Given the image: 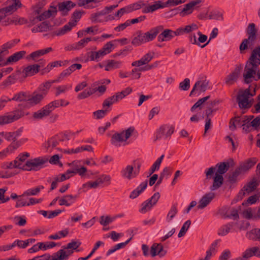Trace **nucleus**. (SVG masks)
<instances>
[{
	"label": "nucleus",
	"mask_w": 260,
	"mask_h": 260,
	"mask_svg": "<svg viewBox=\"0 0 260 260\" xmlns=\"http://www.w3.org/2000/svg\"><path fill=\"white\" fill-rule=\"evenodd\" d=\"M260 64V46L255 47L251 52V54L247 60L245 69L243 77L246 84L250 83L251 78H254L258 66Z\"/></svg>",
	"instance_id": "obj_1"
},
{
	"label": "nucleus",
	"mask_w": 260,
	"mask_h": 260,
	"mask_svg": "<svg viewBox=\"0 0 260 260\" xmlns=\"http://www.w3.org/2000/svg\"><path fill=\"white\" fill-rule=\"evenodd\" d=\"M164 29L162 25H158L153 27L146 32L141 30L137 31L134 35L132 44L136 46H139L142 44L153 41L157 35Z\"/></svg>",
	"instance_id": "obj_2"
},
{
	"label": "nucleus",
	"mask_w": 260,
	"mask_h": 260,
	"mask_svg": "<svg viewBox=\"0 0 260 260\" xmlns=\"http://www.w3.org/2000/svg\"><path fill=\"white\" fill-rule=\"evenodd\" d=\"M255 94V90L252 92H250V87L244 90L240 91L237 96V102L239 107L241 109H246L250 108L252 106L251 101L249 100L250 96Z\"/></svg>",
	"instance_id": "obj_3"
},
{
	"label": "nucleus",
	"mask_w": 260,
	"mask_h": 260,
	"mask_svg": "<svg viewBox=\"0 0 260 260\" xmlns=\"http://www.w3.org/2000/svg\"><path fill=\"white\" fill-rule=\"evenodd\" d=\"M134 131V127H130L120 133H115L111 137V144L115 147H120L121 143L125 142L132 136Z\"/></svg>",
	"instance_id": "obj_4"
},
{
	"label": "nucleus",
	"mask_w": 260,
	"mask_h": 260,
	"mask_svg": "<svg viewBox=\"0 0 260 260\" xmlns=\"http://www.w3.org/2000/svg\"><path fill=\"white\" fill-rule=\"evenodd\" d=\"M48 162V159L42 157H39L27 160L23 166V170L38 171L44 167L45 164Z\"/></svg>",
	"instance_id": "obj_5"
},
{
	"label": "nucleus",
	"mask_w": 260,
	"mask_h": 260,
	"mask_svg": "<svg viewBox=\"0 0 260 260\" xmlns=\"http://www.w3.org/2000/svg\"><path fill=\"white\" fill-rule=\"evenodd\" d=\"M24 115L22 110H15L10 114L0 115V125H5L18 120Z\"/></svg>",
	"instance_id": "obj_6"
},
{
	"label": "nucleus",
	"mask_w": 260,
	"mask_h": 260,
	"mask_svg": "<svg viewBox=\"0 0 260 260\" xmlns=\"http://www.w3.org/2000/svg\"><path fill=\"white\" fill-rule=\"evenodd\" d=\"M6 4L7 6L0 9L6 17L12 14L22 7L20 0H7Z\"/></svg>",
	"instance_id": "obj_7"
},
{
	"label": "nucleus",
	"mask_w": 260,
	"mask_h": 260,
	"mask_svg": "<svg viewBox=\"0 0 260 260\" xmlns=\"http://www.w3.org/2000/svg\"><path fill=\"white\" fill-rule=\"evenodd\" d=\"M57 12V9L55 7L51 6L50 9L47 11L44 12L40 15L36 16V17H34L32 19L30 18V21L32 23V24H34L38 21H41L52 16H55Z\"/></svg>",
	"instance_id": "obj_8"
},
{
	"label": "nucleus",
	"mask_w": 260,
	"mask_h": 260,
	"mask_svg": "<svg viewBox=\"0 0 260 260\" xmlns=\"http://www.w3.org/2000/svg\"><path fill=\"white\" fill-rule=\"evenodd\" d=\"M174 132V126L168 124L161 125L156 133L155 140L160 139L163 137L167 138L171 136Z\"/></svg>",
	"instance_id": "obj_9"
},
{
	"label": "nucleus",
	"mask_w": 260,
	"mask_h": 260,
	"mask_svg": "<svg viewBox=\"0 0 260 260\" xmlns=\"http://www.w3.org/2000/svg\"><path fill=\"white\" fill-rule=\"evenodd\" d=\"M19 41V39H14L0 46V61H6L5 58L9 54L8 50L13 47Z\"/></svg>",
	"instance_id": "obj_10"
},
{
	"label": "nucleus",
	"mask_w": 260,
	"mask_h": 260,
	"mask_svg": "<svg viewBox=\"0 0 260 260\" xmlns=\"http://www.w3.org/2000/svg\"><path fill=\"white\" fill-rule=\"evenodd\" d=\"M72 249L59 250L56 252L52 254V260H68L70 255L74 253Z\"/></svg>",
	"instance_id": "obj_11"
},
{
	"label": "nucleus",
	"mask_w": 260,
	"mask_h": 260,
	"mask_svg": "<svg viewBox=\"0 0 260 260\" xmlns=\"http://www.w3.org/2000/svg\"><path fill=\"white\" fill-rule=\"evenodd\" d=\"M209 86V81L204 80L203 81H197L193 86L192 90H191L189 96H192L196 94V91L198 90H200V92H204L207 90Z\"/></svg>",
	"instance_id": "obj_12"
},
{
	"label": "nucleus",
	"mask_w": 260,
	"mask_h": 260,
	"mask_svg": "<svg viewBox=\"0 0 260 260\" xmlns=\"http://www.w3.org/2000/svg\"><path fill=\"white\" fill-rule=\"evenodd\" d=\"M154 55V53L153 52H148L143 56L140 60L133 61L132 63V66L137 67H139L143 65L147 66L148 63L153 58Z\"/></svg>",
	"instance_id": "obj_13"
},
{
	"label": "nucleus",
	"mask_w": 260,
	"mask_h": 260,
	"mask_svg": "<svg viewBox=\"0 0 260 260\" xmlns=\"http://www.w3.org/2000/svg\"><path fill=\"white\" fill-rule=\"evenodd\" d=\"M134 167L132 165H127L123 168L120 171L121 176L128 180L136 178L138 176V172L134 171Z\"/></svg>",
	"instance_id": "obj_14"
},
{
	"label": "nucleus",
	"mask_w": 260,
	"mask_h": 260,
	"mask_svg": "<svg viewBox=\"0 0 260 260\" xmlns=\"http://www.w3.org/2000/svg\"><path fill=\"white\" fill-rule=\"evenodd\" d=\"M202 2L201 0L192 1L184 5V7L180 12L181 16H184L192 13L195 7H198V5Z\"/></svg>",
	"instance_id": "obj_15"
},
{
	"label": "nucleus",
	"mask_w": 260,
	"mask_h": 260,
	"mask_svg": "<svg viewBox=\"0 0 260 260\" xmlns=\"http://www.w3.org/2000/svg\"><path fill=\"white\" fill-rule=\"evenodd\" d=\"M214 197V193L209 192L205 194L200 200L199 205L197 206L198 209H203L205 208L210 204Z\"/></svg>",
	"instance_id": "obj_16"
},
{
	"label": "nucleus",
	"mask_w": 260,
	"mask_h": 260,
	"mask_svg": "<svg viewBox=\"0 0 260 260\" xmlns=\"http://www.w3.org/2000/svg\"><path fill=\"white\" fill-rule=\"evenodd\" d=\"M62 141H63V140L61 139L58 135H55L49 139L48 141L43 144V146L47 150L51 151Z\"/></svg>",
	"instance_id": "obj_17"
},
{
	"label": "nucleus",
	"mask_w": 260,
	"mask_h": 260,
	"mask_svg": "<svg viewBox=\"0 0 260 260\" xmlns=\"http://www.w3.org/2000/svg\"><path fill=\"white\" fill-rule=\"evenodd\" d=\"M240 72V68L239 67L236 68L234 71L225 78V83L228 85H233L237 80Z\"/></svg>",
	"instance_id": "obj_18"
},
{
	"label": "nucleus",
	"mask_w": 260,
	"mask_h": 260,
	"mask_svg": "<svg viewBox=\"0 0 260 260\" xmlns=\"http://www.w3.org/2000/svg\"><path fill=\"white\" fill-rule=\"evenodd\" d=\"M78 197L77 195L68 194L64 196L59 199V204L60 206H70L75 202Z\"/></svg>",
	"instance_id": "obj_19"
},
{
	"label": "nucleus",
	"mask_w": 260,
	"mask_h": 260,
	"mask_svg": "<svg viewBox=\"0 0 260 260\" xmlns=\"http://www.w3.org/2000/svg\"><path fill=\"white\" fill-rule=\"evenodd\" d=\"M41 66L38 64H32L25 68L22 73L24 74V77L32 76L37 74L39 71V68Z\"/></svg>",
	"instance_id": "obj_20"
},
{
	"label": "nucleus",
	"mask_w": 260,
	"mask_h": 260,
	"mask_svg": "<svg viewBox=\"0 0 260 260\" xmlns=\"http://www.w3.org/2000/svg\"><path fill=\"white\" fill-rule=\"evenodd\" d=\"M51 47H48L44 49H41L31 53L29 56L27 57V59H31L34 61H36L39 57L45 54H47L52 51Z\"/></svg>",
	"instance_id": "obj_21"
},
{
	"label": "nucleus",
	"mask_w": 260,
	"mask_h": 260,
	"mask_svg": "<svg viewBox=\"0 0 260 260\" xmlns=\"http://www.w3.org/2000/svg\"><path fill=\"white\" fill-rule=\"evenodd\" d=\"M51 112L47 105L43 107L42 108L34 113L33 117L37 119H42L47 116L50 115Z\"/></svg>",
	"instance_id": "obj_22"
},
{
	"label": "nucleus",
	"mask_w": 260,
	"mask_h": 260,
	"mask_svg": "<svg viewBox=\"0 0 260 260\" xmlns=\"http://www.w3.org/2000/svg\"><path fill=\"white\" fill-rule=\"evenodd\" d=\"M44 98L37 91H34L31 95H28L27 103L32 106L39 104Z\"/></svg>",
	"instance_id": "obj_23"
},
{
	"label": "nucleus",
	"mask_w": 260,
	"mask_h": 260,
	"mask_svg": "<svg viewBox=\"0 0 260 260\" xmlns=\"http://www.w3.org/2000/svg\"><path fill=\"white\" fill-rule=\"evenodd\" d=\"M256 162V159L255 158H250L247 160L246 161L242 163L238 169L240 171L241 173L246 172L249 170Z\"/></svg>",
	"instance_id": "obj_24"
},
{
	"label": "nucleus",
	"mask_w": 260,
	"mask_h": 260,
	"mask_svg": "<svg viewBox=\"0 0 260 260\" xmlns=\"http://www.w3.org/2000/svg\"><path fill=\"white\" fill-rule=\"evenodd\" d=\"M245 236L249 240L260 241V229L254 228L248 231Z\"/></svg>",
	"instance_id": "obj_25"
},
{
	"label": "nucleus",
	"mask_w": 260,
	"mask_h": 260,
	"mask_svg": "<svg viewBox=\"0 0 260 260\" xmlns=\"http://www.w3.org/2000/svg\"><path fill=\"white\" fill-rule=\"evenodd\" d=\"M253 255L260 257V249L258 247H253L244 251L245 260H249Z\"/></svg>",
	"instance_id": "obj_26"
},
{
	"label": "nucleus",
	"mask_w": 260,
	"mask_h": 260,
	"mask_svg": "<svg viewBox=\"0 0 260 260\" xmlns=\"http://www.w3.org/2000/svg\"><path fill=\"white\" fill-rule=\"evenodd\" d=\"M223 183V176L220 174H215L213 177V184L210 186L211 190L213 191L218 189Z\"/></svg>",
	"instance_id": "obj_27"
},
{
	"label": "nucleus",
	"mask_w": 260,
	"mask_h": 260,
	"mask_svg": "<svg viewBox=\"0 0 260 260\" xmlns=\"http://www.w3.org/2000/svg\"><path fill=\"white\" fill-rule=\"evenodd\" d=\"M122 65V62L113 59L108 60L107 64L105 67V70L106 71H112L116 69H119Z\"/></svg>",
	"instance_id": "obj_28"
},
{
	"label": "nucleus",
	"mask_w": 260,
	"mask_h": 260,
	"mask_svg": "<svg viewBox=\"0 0 260 260\" xmlns=\"http://www.w3.org/2000/svg\"><path fill=\"white\" fill-rule=\"evenodd\" d=\"M29 153L28 152L20 153L14 160V163L16 164V166L17 167V168L21 169L23 170V166L24 164H23V162H24L26 159L29 157Z\"/></svg>",
	"instance_id": "obj_29"
},
{
	"label": "nucleus",
	"mask_w": 260,
	"mask_h": 260,
	"mask_svg": "<svg viewBox=\"0 0 260 260\" xmlns=\"http://www.w3.org/2000/svg\"><path fill=\"white\" fill-rule=\"evenodd\" d=\"M246 31L248 35L247 39L251 40V42H254L256 39L257 32V30L255 28V25L254 23H250L248 26Z\"/></svg>",
	"instance_id": "obj_30"
},
{
	"label": "nucleus",
	"mask_w": 260,
	"mask_h": 260,
	"mask_svg": "<svg viewBox=\"0 0 260 260\" xmlns=\"http://www.w3.org/2000/svg\"><path fill=\"white\" fill-rule=\"evenodd\" d=\"M26 54V51H21L16 52L10 56L7 59V62L8 64L16 62L21 59Z\"/></svg>",
	"instance_id": "obj_31"
},
{
	"label": "nucleus",
	"mask_w": 260,
	"mask_h": 260,
	"mask_svg": "<svg viewBox=\"0 0 260 260\" xmlns=\"http://www.w3.org/2000/svg\"><path fill=\"white\" fill-rule=\"evenodd\" d=\"M220 240H215L210 246L208 250L206 252V256L204 259H201L200 260H209L213 255H215L217 251V245Z\"/></svg>",
	"instance_id": "obj_32"
},
{
	"label": "nucleus",
	"mask_w": 260,
	"mask_h": 260,
	"mask_svg": "<svg viewBox=\"0 0 260 260\" xmlns=\"http://www.w3.org/2000/svg\"><path fill=\"white\" fill-rule=\"evenodd\" d=\"M75 26H76L75 22L70 21L62 27L60 28L59 29L56 30L55 32V35L56 36L63 35L67 32L70 31L72 29V27Z\"/></svg>",
	"instance_id": "obj_33"
},
{
	"label": "nucleus",
	"mask_w": 260,
	"mask_h": 260,
	"mask_svg": "<svg viewBox=\"0 0 260 260\" xmlns=\"http://www.w3.org/2000/svg\"><path fill=\"white\" fill-rule=\"evenodd\" d=\"M120 100L118 95L116 93L114 95L105 100L103 103L102 106L103 108L105 107H109L113 104L117 103Z\"/></svg>",
	"instance_id": "obj_34"
},
{
	"label": "nucleus",
	"mask_w": 260,
	"mask_h": 260,
	"mask_svg": "<svg viewBox=\"0 0 260 260\" xmlns=\"http://www.w3.org/2000/svg\"><path fill=\"white\" fill-rule=\"evenodd\" d=\"M91 40V39L90 38H84L78 42L73 44L70 47V49H80L85 47L87 44V43L89 42Z\"/></svg>",
	"instance_id": "obj_35"
},
{
	"label": "nucleus",
	"mask_w": 260,
	"mask_h": 260,
	"mask_svg": "<svg viewBox=\"0 0 260 260\" xmlns=\"http://www.w3.org/2000/svg\"><path fill=\"white\" fill-rule=\"evenodd\" d=\"M28 96V94L26 92L20 91L18 93H15L13 97L11 99V100H12V101L17 102H27Z\"/></svg>",
	"instance_id": "obj_36"
},
{
	"label": "nucleus",
	"mask_w": 260,
	"mask_h": 260,
	"mask_svg": "<svg viewBox=\"0 0 260 260\" xmlns=\"http://www.w3.org/2000/svg\"><path fill=\"white\" fill-rule=\"evenodd\" d=\"M230 167L229 163L228 162H222L216 164V169L217 168V172L215 174H222L226 173L229 170Z\"/></svg>",
	"instance_id": "obj_37"
},
{
	"label": "nucleus",
	"mask_w": 260,
	"mask_h": 260,
	"mask_svg": "<svg viewBox=\"0 0 260 260\" xmlns=\"http://www.w3.org/2000/svg\"><path fill=\"white\" fill-rule=\"evenodd\" d=\"M234 225L233 222H229L226 224L223 225L218 229V235L220 236L226 235L230 232V230L233 228Z\"/></svg>",
	"instance_id": "obj_38"
},
{
	"label": "nucleus",
	"mask_w": 260,
	"mask_h": 260,
	"mask_svg": "<svg viewBox=\"0 0 260 260\" xmlns=\"http://www.w3.org/2000/svg\"><path fill=\"white\" fill-rule=\"evenodd\" d=\"M132 239V237H131L129 239L126 240L125 242L120 243L116 244L113 247L110 248L106 253V256H109L112 253L115 252L116 250L124 248Z\"/></svg>",
	"instance_id": "obj_39"
},
{
	"label": "nucleus",
	"mask_w": 260,
	"mask_h": 260,
	"mask_svg": "<svg viewBox=\"0 0 260 260\" xmlns=\"http://www.w3.org/2000/svg\"><path fill=\"white\" fill-rule=\"evenodd\" d=\"M178 213L177 204H174L171 206L166 217V220L168 222H170L175 217Z\"/></svg>",
	"instance_id": "obj_40"
},
{
	"label": "nucleus",
	"mask_w": 260,
	"mask_h": 260,
	"mask_svg": "<svg viewBox=\"0 0 260 260\" xmlns=\"http://www.w3.org/2000/svg\"><path fill=\"white\" fill-rule=\"evenodd\" d=\"M44 188L43 185H40L36 188H30L25 191L23 193L20 197L29 196H36L38 194L41 189Z\"/></svg>",
	"instance_id": "obj_41"
},
{
	"label": "nucleus",
	"mask_w": 260,
	"mask_h": 260,
	"mask_svg": "<svg viewBox=\"0 0 260 260\" xmlns=\"http://www.w3.org/2000/svg\"><path fill=\"white\" fill-rule=\"evenodd\" d=\"M260 181V176L258 175L257 177H254L252 180L248 183L246 188V190L247 192H250L255 189L256 187L258 184V182Z\"/></svg>",
	"instance_id": "obj_42"
},
{
	"label": "nucleus",
	"mask_w": 260,
	"mask_h": 260,
	"mask_svg": "<svg viewBox=\"0 0 260 260\" xmlns=\"http://www.w3.org/2000/svg\"><path fill=\"white\" fill-rule=\"evenodd\" d=\"M164 157V155H161L154 162L151 167L149 170V176L152 175L155 171L158 170L161 163V161Z\"/></svg>",
	"instance_id": "obj_43"
},
{
	"label": "nucleus",
	"mask_w": 260,
	"mask_h": 260,
	"mask_svg": "<svg viewBox=\"0 0 260 260\" xmlns=\"http://www.w3.org/2000/svg\"><path fill=\"white\" fill-rule=\"evenodd\" d=\"M100 2V0H78V5L79 7L84 6L86 8H93L94 6L90 5L91 3L97 4Z\"/></svg>",
	"instance_id": "obj_44"
},
{
	"label": "nucleus",
	"mask_w": 260,
	"mask_h": 260,
	"mask_svg": "<svg viewBox=\"0 0 260 260\" xmlns=\"http://www.w3.org/2000/svg\"><path fill=\"white\" fill-rule=\"evenodd\" d=\"M104 15H105L102 13V11L93 13L90 16V20L94 23L103 22L104 21V19H102L101 17Z\"/></svg>",
	"instance_id": "obj_45"
},
{
	"label": "nucleus",
	"mask_w": 260,
	"mask_h": 260,
	"mask_svg": "<svg viewBox=\"0 0 260 260\" xmlns=\"http://www.w3.org/2000/svg\"><path fill=\"white\" fill-rule=\"evenodd\" d=\"M16 77L14 75H10L6 80H5L0 85L1 88H5L8 86H9L15 83Z\"/></svg>",
	"instance_id": "obj_46"
},
{
	"label": "nucleus",
	"mask_w": 260,
	"mask_h": 260,
	"mask_svg": "<svg viewBox=\"0 0 260 260\" xmlns=\"http://www.w3.org/2000/svg\"><path fill=\"white\" fill-rule=\"evenodd\" d=\"M210 96L208 95L203 98L199 99L191 108L190 111L193 112L197 108H199L200 110L202 109V105L207 101L210 98Z\"/></svg>",
	"instance_id": "obj_47"
},
{
	"label": "nucleus",
	"mask_w": 260,
	"mask_h": 260,
	"mask_svg": "<svg viewBox=\"0 0 260 260\" xmlns=\"http://www.w3.org/2000/svg\"><path fill=\"white\" fill-rule=\"evenodd\" d=\"M242 117H236L234 119H232L230 121V128L232 131H234L236 129V124L242 127Z\"/></svg>",
	"instance_id": "obj_48"
},
{
	"label": "nucleus",
	"mask_w": 260,
	"mask_h": 260,
	"mask_svg": "<svg viewBox=\"0 0 260 260\" xmlns=\"http://www.w3.org/2000/svg\"><path fill=\"white\" fill-rule=\"evenodd\" d=\"M81 244V243L79 240H72L71 242L67 244V246H62V248L64 249H72L73 250H76L77 251H79V250H77V249Z\"/></svg>",
	"instance_id": "obj_49"
},
{
	"label": "nucleus",
	"mask_w": 260,
	"mask_h": 260,
	"mask_svg": "<svg viewBox=\"0 0 260 260\" xmlns=\"http://www.w3.org/2000/svg\"><path fill=\"white\" fill-rule=\"evenodd\" d=\"M190 224L191 221L190 220H187L183 223L178 235V237L179 238L183 237L185 235L186 232L189 228Z\"/></svg>",
	"instance_id": "obj_50"
},
{
	"label": "nucleus",
	"mask_w": 260,
	"mask_h": 260,
	"mask_svg": "<svg viewBox=\"0 0 260 260\" xmlns=\"http://www.w3.org/2000/svg\"><path fill=\"white\" fill-rule=\"evenodd\" d=\"M95 92V89H91L90 88L86 89L78 95V99L79 100L84 99L92 95Z\"/></svg>",
	"instance_id": "obj_51"
},
{
	"label": "nucleus",
	"mask_w": 260,
	"mask_h": 260,
	"mask_svg": "<svg viewBox=\"0 0 260 260\" xmlns=\"http://www.w3.org/2000/svg\"><path fill=\"white\" fill-rule=\"evenodd\" d=\"M149 6L150 7V9L152 11V12H153L159 9H163L164 8L167 7L166 2L165 3H162L160 1H156L154 2L153 5H150Z\"/></svg>",
	"instance_id": "obj_52"
},
{
	"label": "nucleus",
	"mask_w": 260,
	"mask_h": 260,
	"mask_svg": "<svg viewBox=\"0 0 260 260\" xmlns=\"http://www.w3.org/2000/svg\"><path fill=\"white\" fill-rule=\"evenodd\" d=\"M104 56L101 50H99L98 51H91L89 57L91 61L95 60L99 61L100 58Z\"/></svg>",
	"instance_id": "obj_53"
},
{
	"label": "nucleus",
	"mask_w": 260,
	"mask_h": 260,
	"mask_svg": "<svg viewBox=\"0 0 260 260\" xmlns=\"http://www.w3.org/2000/svg\"><path fill=\"white\" fill-rule=\"evenodd\" d=\"M115 219V217H111L109 216H102L100 217V224L104 226H107L109 223L113 222Z\"/></svg>",
	"instance_id": "obj_54"
},
{
	"label": "nucleus",
	"mask_w": 260,
	"mask_h": 260,
	"mask_svg": "<svg viewBox=\"0 0 260 260\" xmlns=\"http://www.w3.org/2000/svg\"><path fill=\"white\" fill-rule=\"evenodd\" d=\"M113 44L112 41L107 43L103 47L100 49L104 55L110 53L113 49Z\"/></svg>",
	"instance_id": "obj_55"
},
{
	"label": "nucleus",
	"mask_w": 260,
	"mask_h": 260,
	"mask_svg": "<svg viewBox=\"0 0 260 260\" xmlns=\"http://www.w3.org/2000/svg\"><path fill=\"white\" fill-rule=\"evenodd\" d=\"M141 206L142 208L140 210V212L142 213H145L150 210L153 205L152 204V203L149 202V201L147 200L142 204Z\"/></svg>",
	"instance_id": "obj_56"
},
{
	"label": "nucleus",
	"mask_w": 260,
	"mask_h": 260,
	"mask_svg": "<svg viewBox=\"0 0 260 260\" xmlns=\"http://www.w3.org/2000/svg\"><path fill=\"white\" fill-rule=\"evenodd\" d=\"M243 215L245 218L246 219H253L254 220H257V218H255V213H253L252 212V210L251 208H248L245 210L243 212Z\"/></svg>",
	"instance_id": "obj_57"
},
{
	"label": "nucleus",
	"mask_w": 260,
	"mask_h": 260,
	"mask_svg": "<svg viewBox=\"0 0 260 260\" xmlns=\"http://www.w3.org/2000/svg\"><path fill=\"white\" fill-rule=\"evenodd\" d=\"M210 19H215L217 20H223V14L217 11H212L209 15Z\"/></svg>",
	"instance_id": "obj_58"
},
{
	"label": "nucleus",
	"mask_w": 260,
	"mask_h": 260,
	"mask_svg": "<svg viewBox=\"0 0 260 260\" xmlns=\"http://www.w3.org/2000/svg\"><path fill=\"white\" fill-rule=\"evenodd\" d=\"M161 31L167 41L172 40L175 37L174 31L171 29H166Z\"/></svg>",
	"instance_id": "obj_59"
},
{
	"label": "nucleus",
	"mask_w": 260,
	"mask_h": 260,
	"mask_svg": "<svg viewBox=\"0 0 260 260\" xmlns=\"http://www.w3.org/2000/svg\"><path fill=\"white\" fill-rule=\"evenodd\" d=\"M190 87V80L189 78H185L183 81L181 82L179 85V88L180 90L186 91Z\"/></svg>",
	"instance_id": "obj_60"
},
{
	"label": "nucleus",
	"mask_w": 260,
	"mask_h": 260,
	"mask_svg": "<svg viewBox=\"0 0 260 260\" xmlns=\"http://www.w3.org/2000/svg\"><path fill=\"white\" fill-rule=\"evenodd\" d=\"M253 42H251V40H248V39H244L241 44L240 45V51L241 53H243V51L248 49V44H252Z\"/></svg>",
	"instance_id": "obj_61"
},
{
	"label": "nucleus",
	"mask_w": 260,
	"mask_h": 260,
	"mask_svg": "<svg viewBox=\"0 0 260 260\" xmlns=\"http://www.w3.org/2000/svg\"><path fill=\"white\" fill-rule=\"evenodd\" d=\"M109 111L108 110H99L93 113V115L95 119H100L103 118Z\"/></svg>",
	"instance_id": "obj_62"
},
{
	"label": "nucleus",
	"mask_w": 260,
	"mask_h": 260,
	"mask_svg": "<svg viewBox=\"0 0 260 260\" xmlns=\"http://www.w3.org/2000/svg\"><path fill=\"white\" fill-rule=\"evenodd\" d=\"M14 220H16L15 224L19 226H24L26 223L24 216H16L14 217Z\"/></svg>",
	"instance_id": "obj_63"
},
{
	"label": "nucleus",
	"mask_w": 260,
	"mask_h": 260,
	"mask_svg": "<svg viewBox=\"0 0 260 260\" xmlns=\"http://www.w3.org/2000/svg\"><path fill=\"white\" fill-rule=\"evenodd\" d=\"M254 129L258 131L260 127V115L250 121Z\"/></svg>",
	"instance_id": "obj_64"
}]
</instances>
